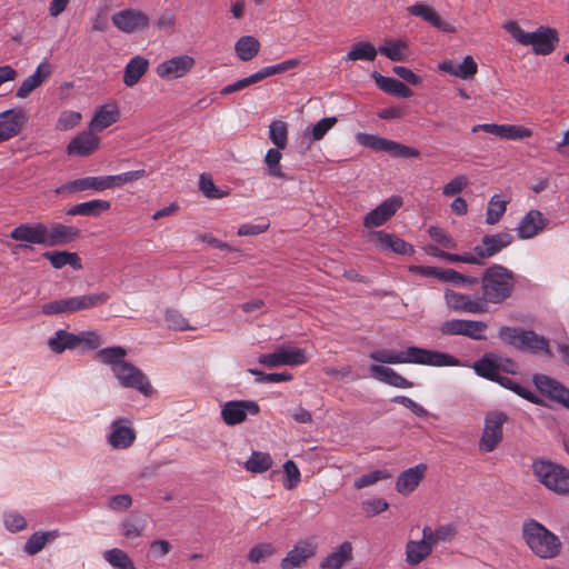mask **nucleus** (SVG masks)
Masks as SVG:
<instances>
[{"label":"nucleus","instance_id":"nucleus-1","mask_svg":"<svg viewBox=\"0 0 569 569\" xmlns=\"http://www.w3.org/2000/svg\"><path fill=\"white\" fill-rule=\"evenodd\" d=\"M369 357L379 363L400 365L415 363L430 367H457L460 366L456 357L436 351L410 346L403 351L379 349L370 352Z\"/></svg>","mask_w":569,"mask_h":569},{"label":"nucleus","instance_id":"nucleus-2","mask_svg":"<svg viewBox=\"0 0 569 569\" xmlns=\"http://www.w3.org/2000/svg\"><path fill=\"white\" fill-rule=\"evenodd\" d=\"M521 536L527 547L540 559H553L561 552L559 537L536 519L522 522Z\"/></svg>","mask_w":569,"mask_h":569},{"label":"nucleus","instance_id":"nucleus-3","mask_svg":"<svg viewBox=\"0 0 569 569\" xmlns=\"http://www.w3.org/2000/svg\"><path fill=\"white\" fill-rule=\"evenodd\" d=\"M513 288V272L501 264H493L482 276L480 299L486 307L488 303H502L512 295Z\"/></svg>","mask_w":569,"mask_h":569},{"label":"nucleus","instance_id":"nucleus-4","mask_svg":"<svg viewBox=\"0 0 569 569\" xmlns=\"http://www.w3.org/2000/svg\"><path fill=\"white\" fill-rule=\"evenodd\" d=\"M506 30L515 40L523 46H532L536 54H550L558 42L557 32L550 28H539L535 32H526L517 22H508Z\"/></svg>","mask_w":569,"mask_h":569},{"label":"nucleus","instance_id":"nucleus-5","mask_svg":"<svg viewBox=\"0 0 569 569\" xmlns=\"http://www.w3.org/2000/svg\"><path fill=\"white\" fill-rule=\"evenodd\" d=\"M110 296L107 292H98L84 296H74L47 302L41 306L43 315H62L89 310L104 305Z\"/></svg>","mask_w":569,"mask_h":569},{"label":"nucleus","instance_id":"nucleus-6","mask_svg":"<svg viewBox=\"0 0 569 569\" xmlns=\"http://www.w3.org/2000/svg\"><path fill=\"white\" fill-rule=\"evenodd\" d=\"M537 479L549 490L569 496V470L555 462L537 459L532 463Z\"/></svg>","mask_w":569,"mask_h":569},{"label":"nucleus","instance_id":"nucleus-7","mask_svg":"<svg viewBox=\"0 0 569 569\" xmlns=\"http://www.w3.org/2000/svg\"><path fill=\"white\" fill-rule=\"evenodd\" d=\"M499 338L519 350L542 351L548 349V340L535 331L503 326L499 329Z\"/></svg>","mask_w":569,"mask_h":569},{"label":"nucleus","instance_id":"nucleus-8","mask_svg":"<svg viewBox=\"0 0 569 569\" xmlns=\"http://www.w3.org/2000/svg\"><path fill=\"white\" fill-rule=\"evenodd\" d=\"M357 142L375 151H385L396 158H417L420 151L416 148L379 137L377 134L359 132L356 134Z\"/></svg>","mask_w":569,"mask_h":569},{"label":"nucleus","instance_id":"nucleus-9","mask_svg":"<svg viewBox=\"0 0 569 569\" xmlns=\"http://www.w3.org/2000/svg\"><path fill=\"white\" fill-rule=\"evenodd\" d=\"M508 417L501 411H490L485 417L483 429L478 442L479 451L488 453L498 448L503 439V425Z\"/></svg>","mask_w":569,"mask_h":569},{"label":"nucleus","instance_id":"nucleus-10","mask_svg":"<svg viewBox=\"0 0 569 569\" xmlns=\"http://www.w3.org/2000/svg\"><path fill=\"white\" fill-rule=\"evenodd\" d=\"M487 328V323L479 320L450 319L441 323L440 331L445 336H465L473 340H485Z\"/></svg>","mask_w":569,"mask_h":569},{"label":"nucleus","instance_id":"nucleus-11","mask_svg":"<svg viewBox=\"0 0 569 569\" xmlns=\"http://www.w3.org/2000/svg\"><path fill=\"white\" fill-rule=\"evenodd\" d=\"M309 360L306 351L301 348L280 347L272 353L261 355L258 358L260 365L269 368L280 366H300Z\"/></svg>","mask_w":569,"mask_h":569},{"label":"nucleus","instance_id":"nucleus-12","mask_svg":"<svg viewBox=\"0 0 569 569\" xmlns=\"http://www.w3.org/2000/svg\"><path fill=\"white\" fill-rule=\"evenodd\" d=\"M113 375L122 387L134 388L146 396L152 392V387L146 375L128 361L114 367Z\"/></svg>","mask_w":569,"mask_h":569},{"label":"nucleus","instance_id":"nucleus-13","mask_svg":"<svg viewBox=\"0 0 569 569\" xmlns=\"http://www.w3.org/2000/svg\"><path fill=\"white\" fill-rule=\"evenodd\" d=\"M260 407L252 400H231L221 409V418L227 426H236L243 422L248 415L256 416Z\"/></svg>","mask_w":569,"mask_h":569},{"label":"nucleus","instance_id":"nucleus-14","mask_svg":"<svg viewBox=\"0 0 569 569\" xmlns=\"http://www.w3.org/2000/svg\"><path fill=\"white\" fill-rule=\"evenodd\" d=\"M445 301L447 307L456 312L480 315L487 311L485 301L480 297H472L450 289L445 291Z\"/></svg>","mask_w":569,"mask_h":569},{"label":"nucleus","instance_id":"nucleus-15","mask_svg":"<svg viewBox=\"0 0 569 569\" xmlns=\"http://www.w3.org/2000/svg\"><path fill=\"white\" fill-rule=\"evenodd\" d=\"M27 121L28 114L22 108H13L0 112V142L17 136Z\"/></svg>","mask_w":569,"mask_h":569},{"label":"nucleus","instance_id":"nucleus-16","mask_svg":"<svg viewBox=\"0 0 569 569\" xmlns=\"http://www.w3.org/2000/svg\"><path fill=\"white\" fill-rule=\"evenodd\" d=\"M113 24L126 33L144 30L149 26V18L137 9H124L112 16Z\"/></svg>","mask_w":569,"mask_h":569},{"label":"nucleus","instance_id":"nucleus-17","mask_svg":"<svg viewBox=\"0 0 569 569\" xmlns=\"http://www.w3.org/2000/svg\"><path fill=\"white\" fill-rule=\"evenodd\" d=\"M136 440V432L131 421L127 418H119L111 422L108 443L113 449H128Z\"/></svg>","mask_w":569,"mask_h":569},{"label":"nucleus","instance_id":"nucleus-18","mask_svg":"<svg viewBox=\"0 0 569 569\" xmlns=\"http://www.w3.org/2000/svg\"><path fill=\"white\" fill-rule=\"evenodd\" d=\"M533 383L543 396L569 409V389L562 383L546 375H536Z\"/></svg>","mask_w":569,"mask_h":569},{"label":"nucleus","instance_id":"nucleus-19","mask_svg":"<svg viewBox=\"0 0 569 569\" xmlns=\"http://www.w3.org/2000/svg\"><path fill=\"white\" fill-rule=\"evenodd\" d=\"M402 206V199L399 196H392L371 210L363 218L366 228H376L386 223Z\"/></svg>","mask_w":569,"mask_h":569},{"label":"nucleus","instance_id":"nucleus-20","mask_svg":"<svg viewBox=\"0 0 569 569\" xmlns=\"http://www.w3.org/2000/svg\"><path fill=\"white\" fill-rule=\"evenodd\" d=\"M194 59L190 56H176L159 63L156 72L161 79H178L186 76L194 67Z\"/></svg>","mask_w":569,"mask_h":569},{"label":"nucleus","instance_id":"nucleus-21","mask_svg":"<svg viewBox=\"0 0 569 569\" xmlns=\"http://www.w3.org/2000/svg\"><path fill=\"white\" fill-rule=\"evenodd\" d=\"M515 240L510 232H499L482 237L481 244L475 247L473 251L483 259L491 258L509 247Z\"/></svg>","mask_w":569,"mask_h":569},{"label":"nucleus","instance_id":"nucleus-22","mask_svg":"<svg viewBox=\"0 0 569 569\" xmlns=\"http://www.w3.org/2000/svg\"><path fill=\"white\" fill-rule=\"evenodd\" d=\"M317 546L310 540L298 542L281 560V569L302 567L307 560L316 555Z\"/></svg>","mask_w":569,"mask_h":569},{"label":"nucleus","instance_id":"nucleus-23","mask_svg":"<svg viewBox=\"0 0 569 569\" xmlns=\"http://www.w3.org/2000/svg\"><path fill=\"white\" fill-rule=\"evenodd\" d=\"M94 132L90 129L79 132L67 147L68 154L87 157L93 153L100 146V138Z\"/></svg>","mask_w":569,"mask_h":569},{"label":"nucleus","instance_id":"nucleus-24","mask_svg":"<svg viewBox=\"0 0 569 569\" xmlns=\"http://www.w3.org/2000/svg\"><path fill=\"white\" fill-rule=\"evenodd\" d=\"M106 176L84 177L68 181L56 189V193H76L87 190H94L98 192L107 190Z\"/></svg>","mask_w":569,"mask_h":569},{"label":"nucleus","instance_id":"nucleus-25","mask_svg":"<svg viewBox=\"0 0 569 569\" xmlns=\"http://www.w3.org/2000/svg\"><path fill=\"white\" fill-rule=\"evenodd\" d=\"M279 73H283L281 62L278 64L264 67L261 70L250 74L249 77L237 80L233 83L227 84L226 87H223L221 89L220 93L222 96H227V94L233 93L236 91H240V90H242L251 84H254L268 77L279 74Z\"/></svg>","mask_w":569,"mask_h":569},{"label":"nucleus","instance_id":"nucleus-26","mask_svg":"<svg viewBox=\"0 0 569 569\" xmlns=\"http://www.w3.org/2000/svg\"><path fill=\"white\" fill-rule=\"evenodd\" d=\"M80 234L79 229L62 223L46 224L44 246L54 247L69 243Z\"/></svg>","mask_w":569,"mask_h":569},{"label":"nucleus","instance_id":"nucleus-27","mask_svg":"<svg viewBox=\"0 0 569 569\" xmlns=\"http://www.w3.org/2000/svg\"><path fill=\"white\" fill-rule=\"evenodd\" d=\"M51 74L50 64L41 62L36 71L27 77L16 91V98L26 99L38 89Z\"/></svg>","mask_w":569,"mask_h":569},{"label":"nucleus","instance_id":"nucleus-28","mask_svg":"<svg viewBox=\"0 0 569 569\" xmlns=\"http://www.w3.org/2000/svg\"><path fill=\"white\" fill-rule=\"evenodd\" d=\"M548 220L539 210H530L517 227V233L520 239H530L545 229Z\"/></svg>","mask_w":569,"mask_h":569},{"label":"nucleus","instance_id":"nucleus-29","mask_svg":"<svg viewBox=\"0 0 569 569\" xmlns=\"http://www.w3.org/2000/svg\"><path fill=\"white\" fill-rule=\"evenodd\" d=\"M46 224L44 223H22L10 232V238L27 243L43 244L44 246Z\"/></svg>","mask_w":569,"mask_h":569},{"label":"nucleus","instance_id":"nucleus-30","mask_svg":"<svg viewBox=\"0 0 569 569\" xmlns=\"http://www.w3.org/2000/svg\"><path fill=\"white\" fill-rule=\"evenodd\" d=\"M407 10L410 14L421 18L443 32L451 33L456 31V28L451 23L442 20L433 8L425 3H415L408 7Z\"/></svg>","mask_w":569,"mask_h":569},{"label":"nucleus","instance_id":"nucleus-31","mask_svg":"<svg viewBox=\"0 0 569 569\" xmlns=\"http://www.w3.org/2000/svg\"><path fill=\"white\" fill-rule=\"evenodd\" d=\"M371 234L383 250H390L403 256H411L415 252L412 244L396 234L386 231H373Z\"/></svg>","mask_w":569,"mask_h":569},{"label":"nucleus","instance_id":"nucleus-32","mask_svg":"<svg viewBox=\"0 0 569 569\" xmlns=\"http://www.w3.org/2000/svg\"><path fill=\"white\" fill-rule=\"evenodd\" d=\"M370 372L379 381L390 385L392 387L401 389H409L413 387V383L411 381L402 377L400 373H398L390 367L381 365H371Z\"/></svg>","mask_w":569,"mask_h":569},{"label":"nucleus","instance_id":"nucleus-33","mask_svg":"<svg viewBox=\"0 0 569 569\" xmlns=\"http://www.w3.org/2000/svg\"><path fill=\"white\" fill-rule=\"evenodd\" d=\"M426 469L425 465H418L401 472L396 483L398 492L401 495L411 493L422 480Z\"/></svg>","mask_w":569,"mask_h":569},{"label":"nucleus","instance_id":"nucleus-34","mask_svg":"<svg viewBox=\"0 0 569 569\" xmlns=\"http://www.w3.org/2000/svg\"><path fill=\"white\" fill-rule=\"evenodd\" d=\"M119 119V109L114 103L101 106L89 123L91 131H102Z\"/></svg>","mask_w":569,"mask_h":569},{"label":"nucleus","instance_id":"nucleus-35","mask_svg":"<svg viewBox=\"0 0 569 569\" xmlns=\"http://www.w3.org/2000/svg\"><path fill=\"white\" fill-rule=\"evenodd\" d=\"M149 69V61L142 56H134L123 70V83L127 87L136 86Z\"/></svg>","mask_w":569,"mask_h":569},{"label":"nucleus","instance_id":"nucleus-36","mask_svg":"<svg viewBox=\"0 0 569 569\" xmlns=\"http://www.w3.org/2000/svg\"><path fill=\"white\" fill-rule=\"evenodd\" d=\"M353 547L351 542H342L335 551L323 558L320 562L321 569H341L343 565L352 559Z\"/></svg>","mask_w":569,"mask_h":569},{"label":"nucleus","instance_id":"nucleus-37","mask_svg":"<svg viewBox=\"0 0 569 569\" xmlns=\"http://www.w3.org/2000/svg\"><path fill=\"white\" fill-rule=\"evenodd\" d=\"M111 208L107 200L93 199L72 206L67 210L69 216L99 217Z\"/></svg>","mask_w":569,"mask_h":569},{"label":"nucleus","instance_id":"nucleus-38","mask_svg":"<svg viewBox=\"0 0 569 569\" xmlns=\"http://www.w3.org/2000/svg\"><path fill=\"white\" fill-rule=\"evenodd\" d=\"M372 78L377 86L386 93L398 98H409L412 96V90L395 78L385 77L377 71L372 73Z\"/></svg>","mask_w":569,"mask_h":569},{"label":"nucleus","instance_id":"nucleus-39","mask_svg":"<svg viewBox=\"0 0 569 569\" xmlns=\"http://www.w3.org/2000/svg\"><path fill=\"white\" fill-rule=\"evenodd\" d=\"M48 347L54 353H62L64 350L77 349L79 348L78 333L76 335L60 329L48 340Z\"/></svg>","mask_w":569,"mask_h":569},{"label":"nucleus","instance_id":"nucleus-40","mask_svg":"<svg viewBox=\"0 0 569 569\" xmlns=\"http://www.w3.org/2000/svg\"><path fill=\"white\" fill-rule=\"evenodd\" d=\"M43 258L49 260L54 269H61L64 266H70L74 270L82 268V262L78 253L68 251H47Z\"/></svg>","mask_w":569,"mask_h":569},{"label":"nucleus","instance_id":"nucleus-41","mask_svg":"<svg viewBox=\"0 0 569 569\" xmlns=\"http://www.w3.org/2000/svg\"><path fill=\"white\" fill-rule=\"evenodd\" d=\"M431 555L430 547L420 540H409L406 543V562L412 567L420 565Z\"/></svg>","mask_w":569,"mask_h":569},{"label":"nucleus","instance_id":"nucleus-42","mask_svg":"<svg viewBox=\"0 0 569 569\" xmlns=\"http://www.w3.org/2000/svg\"><path fill=\"white\" fill-rule=\"evenodd\" d=\"M473 370L478 376L495 381L500 373L501 366L497 362L495 355L486 353L473 363Z\"/></svg>","mask_w":569,"mask_h":569},{"label":"nucleus","instance_id":"nucleus-43","mask_svg":"<svg viewBox=\"0 0 569 569\" xmlns=\"http://www.w3.org/2000/svg\"><path fill=\"white\" fill-rule=\"evenodd\" d=\"M237 56L242 61L252 60L260 50V42L252 36H242L234 44Z\"/></svg>","mask_w":569,"mask_h":569},{"label":"nucleus","instance_id":"nucleus-44","mask_svg":"<svg viewBox=\"0 0 569 569\" xmlns=\"http://www.w3.org/2000/svg\"><path fill=\"white\" fill-rule=\"evenodd\" d=\"M127 350L121 346H113L100 349L97 352V358L104 365L111 367L112 372H114V367L122 365L126 360Z\"/></svg>","mask_w":569,"mask_h":569},{"label":"nucleus","instance_id":"nucleus-45","mask_svg":"<svg viewBox=\"0 0 569 569\" xmlns=\"http://www.w3.org/2000/svg\"><path fill=\"white\" fill-rule=\"evenodd\" d=\"M59 536V532L57 530H51L47 532L38 531L34 532L26 542L24 545V551L33 556L38 552H40L47 542L54 540Z\"/></svg>","mask_w":569,"mask_h":569},{"label":"nucleus","instance_id":"nucleus-46","mask_svg":"<svg viewBox=\"0 0 569 569\" xmlns=\"http://www.w3.org/2000/svg\"><path fill=\"white\" fill-rule=\"evenodd\" d=\"M378 50L368 41H360L352 44L350 51L343 57V60L357 61L367 60L373 61L377 57Z\"/></svg>","mask_w":569,"mask_h":569},{"label":"nucleus","instance_id":"nucleus-47","mask_svg":"<svg viewBox=\"0 0 569 569\" xmlns=\"http://www.w3.org/2000/svg\"><path fill=\"white\" fill-rule=\"evenodd\" d=\"M273 460L268 452L253 451L249 459L244 462L247 471L252 473H262L272 467Z\"/></svg>","mask_w":569,"mask_h":569},{"label":"nucleus","instance_id":"nucleus-48","mask_svg":"<svg viewBox=\"0 0 569 569\" xmlns=\"http://www.w3.org/2000/svg\"><path fill=\"white\" fill-rule=\"evenodd\" d=\"M407 48V43L402 40H388L378 51L391 61H405Z\"/></svg>","mask_w":569,"mask_h":569},{"label":"nucleus","instance_id":"nucleus-49","mask_svg":"<svg viewBox=\"0 0 569 569\" xmlns=\"http://www.w3.org/2000/svg\"><path fill=\"white\" fill-rule=\"evenodd\" d=\"M269 139L278 149L288 144V124L282 120H273L269 126Z\"/></svg>","mask_w":569,"mask_h":569},{"label":"nucleus","instance_id":"nucleus-50","mask_svg":"<svg viewBox=\"0 0 569 569\" xmlns=\"http://www.w3.org/2000/svg\"><path fill=\"white\" fill-rule=\"evenodd\" d=\"M508 202V200L501 199L499 194L492 196L488 203L486 222L488 224H496L499 222L507 210Z\"/></svg>","mask_w":569,"mask_h":569},{"label":"nucleus","instance_id":"nucleus-51","mask_svg":"<svg viewBox=\"0 0 569 569\" xmlns=\"http://www.w3.org/2000/svg\"><path fill=\"white\" fill-rule=\"evenodd\" d=\"M280 150L281 149L278 148H270L264 156V163L270 177L284 179L286 173L282 171V167L280 164L282 159Z\"/></svg>","mask_w":569,"mask_h":569},{"label":"nucleus","instance_id":"nucleus-52","mask_svg":"<svg viewBox=\"0 0 569 569\" xmlns=\"http://www.w3.org/2000/svg\"><path fill=\"white\" fill-rule=\"evenodd\" d=\"M121 533L128 539L139 538L146 529V520L138 517H128L120 523Z\"/></svg>","mask_w":569,"mask_h":569},{"label":"nucleus","instance_id":"nucleus-53","mask_svg":"<svg viewBox=\"0 0 569 569\" xmlns=\"http://www.w3.org/2000/svg\"><path fill=\"white\" fill-rule=\"evenodd\" d=\"M103 558L117 569H136L130 557L121 549L113 548L107 550L103 555Z\"/></svg>","mask_w":569,"mask_h":569},{"label":"nucleus","instance_id":"nucleus-54","mask_svg":"<svg viewBox=\"0 0 569 569\" xmlns=\"http://www.w3.org/2000/svg\"><path fill=\"white\" fill-rule=\"evenodd\" d=\"M146 176V171L143 169L127 171L123 173L114 174V176H106L107 189H112L117 187H122L127 183L137 181Z\"/></svg>","mask_w":569,"mask_h":569},{"label":"nucleus","instance_id":"nucleus-55","mask_svg":"<svg viewBox=\"0 0 569 569\" xmlns=\"http://www.w3.org/2000/svg\"><path fill=\"white\" fill-rule=\"evenodd\" d=\"M496 382H498L500 386L505 387L506 389H509L517 393L518 396L522 397L523 399L529 400L532 403H540V400L528 389L522 387L521 385L517 383L512 379L506 376L498 375V378L495 379Z\"/></svg>","mask_w":569,"mask_h":569},{"label":"nucleus","instance_id":"nucleus-56","mask_svg":"<svg viewBox=\"0 0 569 569\" xmlns=\"http://www.w3.org/2000/svg\"><path fill=\"white\" fill-rule=\"evenodd\" d=\"M82 119L80 112L73 110H64L59 114L56 122V129L59 131H68L77 127Z\"/></svg>","mask_w":569,"mask_h":569},{"label":"nucleus","instance_id":"nucleus-57","mask_svg":"<svg viewBox=\"0 0 569 569\" xmlns=\"http://www.w3.org/2000/svg\"><path fill=\"white\" fill-rule=\"evenodd\" d=\"M276 552L274 547L270 542H262L253 546L249 553L248 560L252 563H260L267 560Z\"/></svg>","mask_w":569,"mask_h":569},{"label":"nucleus","instance_id":"nucleus-58","mask_svg":"<svg viewBox=\"0 0 569 569\" xmlns=\"http://www.w3.org/2000/svg\"><path fill=\"white\" fill-rule=\"evenodd\" d=\"M336 117H327L321 120H319L310 131V139L312 141H320L323 139V137L328 133L330 129L335 127L337 123Z\"/></svg>","mask_w":569,"mask_h":569},{"label":"nucleus","instance_id":"nucleus-59","mask_svg":"<svg viewBox=\"0 0 569 569\" xmlns=\"http://www.w3.org/2000/svg\"><path fill=\"white\" fill-rule=\"evenodd\" d=\"M388 478H390V475L387 470H375L357 478L353 486L356 489H362Z\"/></svg>","mask_w":569,"mask_h":569},{"label":"nucleus","instance_id":"nucleus-60","mask_svg":"<svg viewBox=\"0 0 569 569\" xmlns=\"http://www.w3.org/2000/svg\"><path fill=\"white\" fill-rule=\"evenodd\" d=\"M248 372L256 376L258 382L263 383H277L281 381H290L292 379V375L289 372L264 373L258 369H249Z\"/></svg>","mask_w":569,"mask_h":569},{"label":"nucleus","instance_id":"nucleus-61","mask_svg":"<svg viewBox=\"0 0 569 569\" xmlns=\"http://www.w3.org/2000/svg\"><path fill=\"white\" fill-rule=\"evenodd\" d=\"M438 279L443 282H450L455 284L459 283H475L476 278L463 276L453 269H439Z\"/></svg>","mask_w":569,"mask_h":569},{"label":"nucleus","instance_id":"nucleus-62","mask_svg":"<svg viewBox=\"0 0 569 569\" xmlns=\"http://www.w3.org/2000/svg\"><path fill=\"white\" fill-rule=\"evenodd\" d=\"M430 238L441 244L445 248L448 249H455L457 247L456 241L453 238L447 233L442 228L437 226H431L428 230Z\"/></svg>","mask_w":569,"mask_h":569},{"label":"nucleus","instance_id":"nucleus-63","mask_svg":"<svg viewBox=\"0 0 569 569\" xmlns=\"http://www.w3.org/2000/svg\"><path fill=\"white\" fill-rule=\"evenodd\" d=\"M3 522L7 530L18 532L27 527V521L23 516L16 511H7L3 513Z\"/></svg>","mask_w":569,"mask_h":569},{"label":"nucleus","instance_id":"nucleus-64","mask_svg":"<svg viewBox=\"0 0 569 569\" xmlns=\"http://www.w3.org/2000/svg\"><path fill=\"white\" fill-rule=\"evenodd\" d=\"M361 508L368 517H373L386 511L389 503L382 498H373L362 501Z\"/></svg>","mask_w":569,"mask_h":569}]
</instances>
